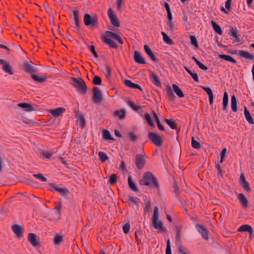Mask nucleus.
I'll return each mask as SVG.
<instances>
[{
  "label": "nucleus",
  "instance_id": "obj_38",
  "mask_svg": "<svg viewBox=\"0 0 254 254\" xmlns=\"http://www.w3.org/2000/svg\"><path fill=\"white\" fill-rule=\"evenodd\" d=\"M111 72H112L111 68L109 66L106 65L105 67L104 73L106 77L108 79H109L111 77Z\"/></svg>",
  "mask_w": 254,
  "mask_h": 254
},
{
  "label": "nucleus",
  "instance_id": "obj_41",
  "mask_svg": "<svg viewBox=\"0 0 254 254\" xmlns=\"http://www.w3.org/2000/svg\"><path fill=\"white\" fill-rule=\"evenodd\" d=\"M144 117L146 121L147 122L148 124L150 127H153L154 124L153 122L152 121L150 115L148 113H145L144 114Z\"/></svg>",
  "mask_w": 254,
  "mask_h": 254
},
{
  "label": "nucleus",
  "instance_id": "obj_52",
  "mask_svg": "<svg viewBox=\"0 0 254 254\" xmlns=\"http://www.w3.org/2000/svg\"><path fill=\"white\" fill-rule=\"evenodd\" d=\"M166 254H172L171 249L170 240L168 239L167 241V247L166 249Z\"/></svg>",
  "mask_w": 254,
  "mask_h": 254
},
{
  "label": "nucleus",
  "instance_id": "obj_37",
  "mask_svg": "<svg viewBox=\"0 0 254 254\" xmlns=\"http://www.w3.org/2000/svg\"><path fill=\"white\" fill-rule=\"evenodd\" d=\"M71 17L74 23H77L79 22V12L78 10H74L71 15Z\"/></svg>",
  "mask_w": 254,
  "mask_h": 254
},
{
  "label": "nucleus",
  "instance_id": "obj_14",
  "mask_svg": "<svg viewBox=\"0 0 254 254\" xmlns=\"http://www.w3.org/2000/svg\"><path fill=\"white\" fill-rule=\"evenodd\" d=\"M65 111V109L63 107H59L54 110H50L49 113L54 117H59Z\"/></svg>",
  "mask_w": 254,
  "mask_h": 254
},
{
  "label": "nucleus",
  "instance_id": "obj_29",
  "mask_svg": "<svg viewBox=\"0 0 254 254\" xmlns=\"http://www.w3.org/2000/svg\"><path fill=\"white\" fill-rule=\"evenodd\" d=\"M128 184L129 188L134 191H138V189L136 186V184L135 182H134L132 180L131 176H129L128 177Z\"/></svg>",
  "mask_w": 254,
  "mask_h": 254
},
{
  "label": "nucleus",
  "instance_id": "obj_36",
  "mask_svg": "<svg viewBox=\"0 0 254 254\" xmlns=\"http://www.w3.org/2000/svg\"><path fill=\"white\" fill-rule=\"evenodd\" d=\"M161 34L163 36V41L169 45H173V40L169 37V36L164 32H161Z\"/></svg>",
  "mask_w": 254,
  "mask_h": 254
},
{
  "label": "nucleus",
  "instance_id": "obj_11",
  "mask_svg": "<svg viewBox=\"0 0 254 254\" xmlns=\"http://www.w3.org/2000/svg\"><path fill=\"white\" fill-rule=\"evenodd\" d=\"M149 136L151 140L156 145L159 146L162 144V140L160 135L155 133L149 132Z\"/></svg>",
  "mask_w": 254,
  "mask_h": 254
},
{
  "label": "nucleus",
  "instance_id": "obj_17",
  "mask_svg": "<svg viewBox=\"0 0 254 254\" xmlns=\"http://www.w3.org/2000/svg\"><path fill=\"white\" fill-rule=\"evenodd\" d=\"M28 239L33 246L35 247L39 245L38 238L35 234L33 233H29Z\"/></svg>",
  "mask_w": 254,
  "mask_h": 254
},
{
  "label": "nucleus",
  "instance_id": "obj_53",
  "mask_svg": "<svg viewBox=\"0 0 254 254\" xmlns=\"http://www.w3.org/2000/svg\"><path fill=\"white\" fill-rule=\"evenodd\" d=\"M123 231L125 234H127L130 230V224L129 222L126 223L123 228Z\"/></svg>",
  "mask_w": 254,
  "mask_h": 254
},
{
  "label": "nucleus",
  "instance_id": "obj_23",
  "mask_svg": "<svg viewBox=\"0 0 254 254\" xmlns=\"http://www.w3.org/2000/svg\"><path fill=\"white\" fill-rule=\"evenodd\" d=\"M201 88L206 92L208 95L210 105L213 103V94L210 88L208 87L201 86Z\"/></svg>",
  "mask_w": 254,
  "mask_h": 254
},
{
  "label": "nucleus",
  "instance_id": "obj_31",
  "mask_svg": "<svg viewBox=\"0 0 254 254\" xmlns=\"http://www.w3.org/2000/svg\"><path fill=\"white\" fill-rule=\"evenodd\" d=\"M183 19V24L185 27L186 30H189L190 29V23L188 21V17L186 14H184Z\"/></svg>",
  "mask_w": 254,
  "mask_h": 254
},
{
  "label": "nucleus",
  "instance_id": "obj_9",
  "mask_svg": "<svg viewBox=\"0 0 254 254\" xmlns=\"http://www.w3.org/2000/svg\"><path fill=\"white\" fill-rule=\"evenodd\" d=\"M18 106L24 109V111L27 112H31L37 109L36 105H31L27 103H19Z\"/></svg>",
  "mask_w": 254,
  "mask_h": 254
},
{
  "label": "nucleus",
  "instance_id": "obj_60",
  "mask_svg": "<svg viewBox=\"0 0 254 254\" xmlns=\"http://www.w3.org/2000/svg\"><path fill=\"white\" fill-rule=\"evenodd\" d=\"M145 207H144V211L145 212H149L150 207V200H147L145 203Z\"/></svg>",
  "mask_w": 254,
  "mask_h": 254
},
{
  "label": "nucleus",
  "instance_id": "obj_27",
  "mask_svg": "<svg viewBox=\"0 0 254 254\" xmlns=\"http://www.w3.org/2000/svg\"><path fill=\"white\" fill-rule=\"evenodd\" d=\"M231 107L232 110L234 112H236L237 111V101L235 95H233L231 96Z\"/></svg>",
  "mask_w": 254,
  "mask_h": 254
},
{
  "label": "nucleus",
  "instance_id": "obj_63",
  "mask_svg": "<svg viewBox=\"0 0 254 254\" xmlns=\"http://www.w3.org/2000/svg\"><path fill=\"white\" fill-rule=\"evenodd\" d=\"M90 50L92 52V53H93L94 56L95 57V58H98V55L97 54V53L95 51V47L94 46H91L90 47Z\"/></svg>",
  "mask_w": 254,
  "mask_h": 254
},
{
  "label": "nucleus",
  "instance_id": "obj_4",
  "mask_svg": "<svg viewBox=\"0 0 254 254\" xmlns=\"http://www.w3.org/2000/svg\"><path fill=\"white\" fill-rule=\"evenodd\" d=\"M70 83L78 90L82 93L85 94L87 90V86L82 79L78 80L75 78H72L70 81Z\"/></svg>",
  "mask_w": 254,
  "mask_h": 254
},
{
  "label": "nucleus",
  "instance_id": "obj_6",
  "mask_svg": "<svg viewBox=\"0 0 254 254\" xmlns=\"http://www.w3.org/2000/svg\"><path fill=\"white\" fill-rule=\"evenodd\" d=\"M146 155L144 153L137 155L135 158V164L138 169H141L145 163Z\"/></svg>",
  "mask_w": 254,
  "mask_h": 254
},
{
  "label": "nucleus",
  "instance_id": "obj_24",
  "mask_svg": "<svg viewBox=\"0 0 254 254\" xmlns=\"http://www.w3.org/2000/svg\"><path fill=\"white\" fill-rule=\"evenodd\" d=\"M239 55L242 57L246 59L253 60L254 59V56L253 54H251L247 51L240 50L239 51Z\"/></svg>",
  "mask_w": 254,
  "mask_h": 254
},
{
  "label": "nucleus",
  "instance_id": "obj_58",
  "mask_svg": "<svg viewBox=\"0 0 254 254\" xmlns=\"http://www.w3.org/2000/svg\"><path fill=\"white\" fill-rule=\"evenodd\" d=\"M166 91H167L168 95L170 98H174V97H175L174 94L173 93V92L172 91V90L171 89V88L170 86L167 87V88L166 89Z\"/></svg>",
  "mask_w": 254,
  "mask_h": 254
},
{
  "label": "nucleus",
  "instance_id": "obj_25",
  "mask_svg": "<svg viewBox=\"0 0 254 254\" xmlns=\"http://www.w3.org/2000/svg\"><path fill=\"white\" fill-rule=\"evenodd\" d=\"M144 49L145 53L149 56L152 61L154 62L157 61V59L153 53L152 52L151 50L147 45L144 46Z\"/></svg>",
  "mask_w": 254,
  "mask_h": 254
},
{
  "label": "nucleus",
  "instance_id": "obj_44",
  "mask_svg": "<svg viewBox=\"0 0 254 254\" xmlns=\"http://www.w3.org/2000/svg\"><path fill=\"white\" fill-rule=\"evenodd\" d=\"M78 122L80 124L82 127L85 125V120L83 116L80 115L77 116Z\"/></svg>",
  "mask_w": 254,
  "mask_h": 254
},
{
  "label": "nucleus",
  "instance_id": "obj_10",
  "mask_svg": "<svg viewBox=\"0 0 254 254\" xmlns=\"http://www.w3.org/2000/svg\"><path fill=\"white\" fill-rule=\"evenodd\" d=\"M11 228L17 238H20L23 236L24 229L22 226L17 224H14L12 226Z\"/></svg>",
  "mask_w": 254,
  "mask_h": 254
},
{
  "label": "nucleus",
  "instance_id": "obj_13",
  "mask_svg": "<svg viewBox=\"0 0 254 254\" xmlns=\"http://www.w3.org/2000/svg\"><path fill=\"white\" fill-rule=\"evenodd\" d=\"M0 64L2 65V68L4 72L10 75L13 74L11 67L8 62L3 59H0Z\"/></svg>",
  "mask_w": 254,
  "mask_h": 254
},
{
  "label": "nucleus",
  "instance_id": "obj_48",
  "mask_svg": "<svg viewBox=\"0 0 254 254\" xmlns=\"http://www.w3.org/2000/svg\"><path fill=\"white\" fill-rule=\"evenodd\" d=\"M24 67L26 71H27L28 72L35 71L34 67L29 63H25L24 64Z\"/></svg>",
  "mask_w": 254,
  "mask_h": 254
},
{
  "label": "nucleus",
  "instance_id": "obj_40",
  "mask_svg": "<svg viewBox=\"0 0 254 254\" xmlns=\"http://www.w3.org/2000/svg\"><path fill=\"white\" fill-rule=\"evenodd\" d=\"M154 118H155V121L157 123L158 128L160 130L164 131L165 128L163 127V126L162 125H161V124L160 123V122L159 121V118H158L157 115L155 113H154Z\"/></svg>",
  "mask_w": 254,
  "mask_h": 254
},
{
  "label": "nucleus",
  "instance_id": "obj_21",
  "mask_svg": "<svg viewBox=\"0 0 254 254\" xmlns=\"http://www.w3.org/2000/svg\"><path fill=\"white\" fill-rule=\"evenodd\" d=\"M124 84L127 86L129 88H133V89L136 88V89H139L140 91H142V88L139 85L134 83L132 82L129 80H124Z\"/></svg>",
  "mask_w": 254,
  "mask_h": 254
},
{
  "label": "nucleus",
  "instance_id": "obj_46",
  "mask_svg": "<svg viewBox=\"0 0 254 254\" xmlns=\"http://www.w3.org/2000/svg\"><path fill=\"white\" fill-rule=\"evenodd\" d=\"M165 121L172 129L176 128V124L173 119H166Z\"/></svg>",
  "mask_w": 254,
  "mask_h": 254
},
{
  "label": "nucleus",
  "instance_id": "obj_49",
  "mask_svg": "<svg viewBox=\"0 0 254 254\" xmlns=\"http://www.w3.org/2000/svg\"><path fill=\"white\" fill-rule=\"evenodd\" d=\"M118 180L117 176L116 174H113L110 176L109 182L111 185L115 184Z\"/></svg>",
  "mask_w": 254,
  "mask_h": 254
},
{
  "label": "nucleus",
  "instance_id": "obj_35",
  "mask_svg": "<svg viewBox=\"0 0 254 254\" xmlns=\"http://www.w3.org/2000/svg\"><path fill=\"white\" fill-rule=\"evenodd\" d=\"M139 201V199L136 197H133L131 196H129L128 197V202L132 205H137Z\"/></svg>",
  "mask_w": 254,
  "mask_h": 254
},
{
  "label": "nucleus",
  "instance_id": "obj_57",
  "mask_svg": "<svg viewBox=\"0 0 254 254\" xmlns=\"http://www.w3.org/2000/svg\"><path fill=\"white\" fill-rule=\"evenodd\" d=\"M53 153L51 152H49L47 151H43L42 152V155L46 157V158L49 159L53 155Z\"/></svg>",
  "mask_w": 254,
  "mask_h": 254
},
{
  "label": "nucleus",
  "instance_id": "obj_61",
  "mask_svg": "<svg viewBox=\"0 0 254 254\" xmlns=\"http://www.w3.org/2000/svg\"><path fill=\"white\" fill-rule=\"evenodd\" d=\"M240 184L244 187L246 190L248 191L250 190L249 184L247 181L241 183Z\"/></svg>",
  "mask_w": 254,
  "mask_h": 254
},
{
  "label": "nucleus",
  "instance_id": "obj_16",
  "mask_svg": "<svg viewBox=\"0 0 254 254\" xmlns=\"http://www.w3.org/2000/svg\"><path fill=\"white\" fill-rule=\"evenodd\" d=\"M134 61L139 64H145L146 63L145 59L142 57L138 51H135L134 53Z\"/></svg>",
  "mask_w": 254,
  "mask_h": 254
},
{
  "label": "nucleus",
  "instance_id": "obj_51",
  "mask_svg": "<svg viewBox=\"0 0 254 254\" xmlns=\"http://www.w3.org/2000/svg\"><path fill=\"white\" fill-rule=\"evenodd\" d=\"M102 82L101 78L98 76H95L93 80V83L95 85H101Z\"/></svg>",
  "mask_w": 254,
  "mask_h": 254
},
{
  "label": "nucleus",
  "instance_id": "obj_34",
  "mask_svg": "<svg viewBox=\"0 0 254 254\" xmlns=\"http://www.w3.org/2000/svg\"><path fill=\"white\" fill-rule=\"evenodd\" d=\"M184 68L186 70V71L191 76V77L193 79V80L196 82H198V77L197 74L196 73H193L191 71H190L189 68L186 66H184Z\"/></svg>",
  "mask_w": 254,
  "mask_h": 254
},
{
  "label": "nucleus",
  "instance_id": "obj_12",
  "mask_svg": "<svg viewBox=\"0 0 254 254\" xmlns=\"http://www.w3.org/2000/svg\"><path fill=\"white\" fill-rule=\"evenodd\" d=\"M195 227L197 231L201 234L202 237L205 240L208 239V232L206 228L200 224H196Z\"/></svg>",
  "mask_w": 254,
  "mask_h": 254
},
{
  "label": "nucleus",
  "instance_id": "obj_18",
  "mask_svg": "<svg viewBox=\"0 0 254 254\" xmlns=\"http://www.w3.org/2000/svg\"><path fill=\"white\" fill-rule=\"evenodd\" d=\"M238 32L239 31L236 28L230 27L229 34L231 37L234 38L235 41L237 42H239L240 41V39L239 38L240 35L238 34Z\"/></svg>",
  "mask_w": 254,
  "mask_h": 254
},
{
  "label": "nucleus",
  "instance_id": "obj_3",
  "mask_svg": "<svg viewBox=\"0 0 254 254\" xmlns=\"http://www.w3.org/2000/svg\"><path fill=\"white\" fill-rule=\"evenodd\" d=\"M152 224L158 232H165L166 229L163 226V222L159 219V209L155 207L152 216Z\"/></svg>",
  "mask_w": 254,
  "mask_h": 254
},
{
  "label": "nucleus",
  "instance_id": "obj_1",
  "mask_svg": "<svg viewBox=\"0 0 254 254\" xmlns=\"http://www.w3.org/2000/svg\"><path fill=\"white\" fill-rule=\"evenodd\" d=\"M112 39L117 41L120 44L124 43L123 40L120 36L116 33L107 31L102 36L101 40L103 42L108 45L111 48H117V44Z\"/></svg>",
  "mask_w": 254,
  "mask_h": 254
},
{
  "label": "nucleus",
  "instance_id": "obj_8",
  "mask_svg": "<svg viewBox=\"0 0 254 254\" xmlns=\"http://www.w3.org/2000/svg\"><path fill=\"white\" fill-rule=\"evenodd\" d=\"M108 15L112 25L117 27L120 26L119 21L117 16L114 14V11L111 8L108 9Z\"/></svg>",
  "mask_w": 254,
  "mask_h": 254
},
{
  "label": "nucleus",
  "instance_id": "obj_45",
  "mask_svg": "<svg viewBox=\"0 0 254 254\" xmlns=\"http://www.w3.org/2000/svg\"><path fill=\"white\" fill-rule=\"evenodd\" d=\"M33 176L35 178L40 180L41 182H45L47 181V179L41 173L34 174Z\"/></svg>",
  "mask_w": 254,
  "mask_h": 254
},
{
  "label": "nucleus",
  "instance_id": "obj_15",
  "mask_svg": "<svg viewBox=\"0 0 254 254\" xmlns=\"http://www.w3.org/2000/svg\"><path fill=\"white\" fill-rule=\"evenodd\" d=\"M149 77L152 83L156 86L161 87V84L159 78L157 75L155 74L152 71H150L149 72Z\"/></svg>",
  "mask_w": 254,
  "mask_h": 254
},
{
  "label": "nucleus",
  "instance_id": "obj_39",
  "mask_svg": "<svg viewBox=\"0 0 254 254\" xmlns=\"http://www.w3.org/2000/svg\"><path fill=\"white\" fill-rule=\"evenodd\" d=\"M31 77L34 80L39 83H42L45 80V78L44 77L39 76L35 74H32Z\"/></svg>",
  "mask_w": 254,
  "mask_h": 254
},
{
  "label": "nucleus",
  "instance_id": "obj_20",
  "mask_svg": "<svg viewBox=\"0 0 254 254\" xmlns=\"http://www.w3.org/2000/svg\"><path fill=\"white\" fill-rule=\"evenodd\" d=\"M238 232H248L252 235L253 234V230L252 227L247 224L243 225L238 229Z\"/></svg>",
  "mask_w": 254,
  "mask_h": 254
},
{
  "label": "nucleus",
  "instance_id": "obj_56",
  "mask_svg": "<svg viewBox=\"0 0 254 254\" xmlns=\"http://www.w3.org/2000/svg\"><path fill=\"white\" fill-rule=\"evenodd\" d=\"M58 192L64 195H67L69 193V191L67 189L60 188L58 189Z\"/></svg>",
  "mask_w": 254,
  "mask_h": 254
},
{
  "label": "nucleus",
  "instance_id": "obj_22",
  "mask_svg": "<svg viewBox=\"0 0 254 254\" xmlns=\"http://www.w3.org/2000/svg\"><path fill=\"white\" fill-rule=\"evenodd\" d=\"M238 198L243 207L245 208L248 207V201L247 197L244 194L242 193L239 194L238 196Z\"/></svg>",
  "mask_w": 254,
  "mask_h": 254
},
{
  "label": "nucleus",
  "instance_id": "obj_54",
  "mask_svg": "<svg viewBox=\"0 0 254 254\" xmlns=\"http://www.w3.org/2000/svg\"><path fill=\"white\" fill-rule=\"evenodd\" d=\"M128 137L131 141H135L137 139V135L133 132L128 133Z\"/></svg>",
  "mask_w": 254,
  "mask_h": 254
},
{
  "label": "nucleus",
  "instance_id": "obj_42",
  "mask_svg": "<svg viewBox=\"0 0 254 254\" xmlns=\"http://www.w3.org/2000/svg\"><path fill=\"white\" fill-rule=\"evenodd\" d=\"M103 138L107 140H113V138L110 132L107 130H104L103 132Z\"/></svg>",
  "mask_w": 254,
  "mask_h": 254
},
{
  "label": "nucleus",
  "instance_id": "obj_47",
  "mask_svg": "<svg viewBox=\"0 0 254 254\" xmlns=\"http://www.w3.org/2000/svg\"><path fill=\"white\" fill-rule=\"evenodd\" d=\"M98 155H99V157L100 160L103 162H104L106 160L108 159V156H107V154L103 152H102V151L99 152Z\"/></svg>",
  "mask_w": 254,
  "mask_h": 254
},
{
  "label": "nucleus",
  "instance_id": "obj_32",
  "mask_svg": "<svg viewBox=\"0 0 254 254\" xmlns=\"http://www.w3.org/2000/svg\"><path fill=\"white\" fill-rule=\"evenodd\" d=\"M219 57L221 59H222L225 61L231 62L233 64H236V63H237L236 61L234 59H233L231 56H230L229 55L222 54V55H220L219 56Z\"/></svg>",
  "mask_w": 254,
  "mask_h": 254
},
{
  "label": "nucleus",
  "instance_id": "obj_26",
  "mask_svg": "<svg viewBox=\"0 0 254 254\" xmlns=\"http://www.w3.org/2000/svg\"><path fill=\"white\" fill-rule=\"evenodd\" d=\"M229 97L227 92H225L223 98V110L227 111L228 109Z\"/></svg>",
  "mask_w": 254,
  "mask_h": 254
},
{
  "label": "nucleus",
  "instance_id": "obj_7",
  "mask_svg": "<svg viewBox=\"0 0 254 254\" xmlns=\"http://www.w3.org/2000/svg\"><path fill=\"white\" fill-rule=\"evenodd\" d=\"M101 91L97 87H95L93 90V100L95 103H100L102 100Z\"/></svg>",
  "mask_w": 254,
  "mask_h": 254
},
{
  "label": "nucleus",
  "instance_id": "obj_30",
  "mask_svg": "<svg viewBox=\"0 0 254 254\" xmlns=\"http://www.w3.org/2000/svg\"><path fill=\"white\" fill-rule=\"evenodd\" d=\"M244 115L246 120L249 123L251 124H253L254 123L252 117L251 116L250 112L247 110L246 107H244Z\"/></svg>",
  "mask_w": 254,
  "mask_h": 254
},
{
  "label": "nucleus",
  "instance_id": "obj_50",
  "mask_svg": "<svg viewBox=\"0 0 254 254\" xmlns=\"http://www.w3.org/2000/svg\"><path fill=\"white\" fill-rule=\"evenodd\" d=\"M63 241V237L60 235H56L54 240V243L55 245H59Z\"/></svg>",
  "mask_w": 254,
  "mask_h": 254
},
{
  "label": "nucleus",
  "instance_id": "obj_5",
  "mask_svg": "<svg viewBox=\"0 0 254 254\" xmlns=\"http://www.w3.org/2000/svg\"><path fill=\"white\" fill-rule=\"evenodd\" d=\"M84 24L89 27H95L97 26L98 18L96 15H90L86 13L84 15L83 18Z\"/></svg>",
  "mask_w": 254,
  "mask_h": 254
},
{
  "label": "nucleus",
  "instance_id": "obj_2",
  "mask_svg": "<svg viewBox=\"0 0 254 254\" xmlns=\"http://www.w3.org/2000/svg\"><path fill=\"white\" fill-rule=\"evenodd\" d=\"M140 185L148 186L150 187L158 188L159 185L155 177L149 172L144 174L142 179L139 180Z\"/></svg>",
  "mask_w": 254,
  "mask_h": 254
},
{
  "label": "nucleus",
  "instance_id": "obj_59",
  "mask_svg": "<svg viewBox=\"0 0 254 254\" xmlns=\"http://www.w3.org/2000/svg\"><path fill=\"white\" fill-rule=\"evenodd\" d=\"M190 39L191 43L194 46L197 47L198 44H197V41L196 38L194 36H190Z\"/></svg>",
  "mask_w": 254,
  "mask_h": 254
},
{
  "label": "nucleus",
  "instance_id": "obj_55",
  "mask_svg": "<svg viewBox=\"0 0 254 254\" xmlns=\"http://www.w3.org/2000/svg\"><path fill=\"white\" fill-rule=\"evenodd\" d=\"M178 250L181 254H188V250L181 245L179 247Z\"/></svg>",
  "mask_w": 254,
  "mask_h": 254
},
{
  "label": "nucleus",
  "instance_id": "obj_43",
  "mask_svg": "<svg viewBox=\"0 0 254 254\" xmlns=\"http://www.w3.org/2000/svg\"><path fill=\"white\" fill-rule=\"evenodd\" d=\"M191 144L192 147L194 149H198L200 148V143L198 141L194 140L193 137H192L191 138Z\"/></svg>",
  "mask_w": 254,
  "mask_h": 254
},
{
  "label": "nucleus",
  "instance_id": "obj_19",
  "mask_svg": "<svg viewBox=\"0 0 254 254\" xmlns=\"http://www.w3.org/2000/svg\"><path fill=\"white\" fill-rule=\"evenodd\" d=\"M113 115L120 120H123L126 117V111L125 109L116 110L114 112Z\"/></svg>",
  "mask_w": 254,
  "mask_h": 254
},
{
  "label": "nucleus",
  "instance_id": "obj_62",
  "mask_svg": "<svg viewBox=\"0 0 254 254\" xmlns=\"http://www.w3.org/2000/svg\"><path fill=\"white\" fill-rule=\"evenodd\" d=\"M167 24L169 29L172 30L175 28L174 23L172 21H168Z\"/></svg>",
  "mask_w": 254,
  "mask_h": 254
},
{
  "label": "nucleus",
  "instance_id": "obj_33",
  "mask_svg": "<svg viewBox=\"0 0 254 254\" xmlns=\"http://www.w3.org/2000/svg\"><path fill=\"white\" fill-rule=\"evenodd\" d=\"M211 24L214 30L219 35L222 34L221 28L214 21H211Z\"/></svg>",
  "mask_w": 254,
  "mask_h": 254
},
{
  "label": "nucleus",
  "instance_id": "obj_28",
  "mask_svg": "<svg viewBox=\"0 0 254 254\" xmlns=\"http://www.w3.org/2000/svg\"><path fill=\"white\" fill-rule=\"evenodd\" d=\"M172 87L174 91L175 92V93L178 97L182 98L184 96L183 92H182L181 88L178 85H177L175 84H173L172 85Z\"/></svg>",
  "mask_w": 254,
  "mask_h": 254
},
{
  "label": "nucleus",
  "instance_id": "obj_64",
  "mask_svg": "<svg viewBox=\"0 0 254 254\" xmlns=\"http://www.w3.org/2000/svg\"><path fill=\"white\" fill-rule=\"evenodd\" d=\"M226 152V149L224 148L222 149L221 152V160H220V163H222L223 161V158L225 156V153Z\"/></svg>",
  "mask_w": 254,
  "mask_h": 254
}]
</instances>
